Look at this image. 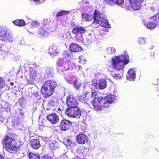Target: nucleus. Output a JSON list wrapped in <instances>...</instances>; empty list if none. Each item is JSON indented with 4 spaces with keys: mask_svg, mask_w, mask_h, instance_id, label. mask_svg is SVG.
Wrapping results in <instances>:
<instances>
[{
    "mask_svg": "<svg viewBox=\"0 0 159 159\" xmlns=\"http://www.w3.org/2000/svg\"><path fill=\"white\" fill-rule=\"evenodd\" d=\"M65 114L69 117L79 118L81 115L80 109L78 107L72 108H67L65 111Z\"/></svg>",
    "mask_w": 159,
    "mask_h": 159,
    "instance_id": "obj_11",
    "label": "nucleus"
},
{
    "mask_svg": "<svg viewBox=\"0 0 159 159\" xmlns=\"http://www.w3.org/2000/svg\"><path fill=\"white\" fill-rule=\"evenodd\" d=\"M111 75L116 80H119L121 78V76L118 74L112 73Z\"/></svg>",
    "mask_w": 159,
    "mask_h": 159,
    "instance_id": "obj_35",
    "label": "nucleus"
},
{
    "mask_svg": "<svg viewBox=\"0 0 159 159\" xmlns=\"http://www.w3.org/2000/svg\"><path fill=\"white\" fill-rule=\"evenodd\" d=\"M30 144L32 147L35 149H38L41 146L39 141L38 139H32L30 142Z\"/></svg>",
    "mask_w": 159,
    "mask_h": 159,
    "instance_id": "obj_21",
    "label": "nucleus"
},
{
    "mask_svg": "<svg viewBox=\"0 0 159 159\" xmlns=\"http://www.w3.org/2000/svg\"><path fill=\"white\" fill-rule=\"evenodd\" d=\"M54 110L60 113V112L63 111V108L62 107H56Z\"/></svg>",
    "mask_w": 159,
    "mask_h": 159,
    "instance_id": "obj_40",
    "label": "nucleus"
},
{
    "mask_svg": "<svg viewBox=\"0 0 159 159\" xmlns=\"http://www.w3.org/2000/svg\"><path fill=\"white\" fill-rule=\"evenodd\" d=\"M49 147L52 150L55 149L57 147V144L55 142L51 143L49 144Z\"/></svg>",
    "mask_w": 159,
    "mask_h": 159,
    "instance_id": "obj_33",
    "label": "nucleus"
},
{
    "mask_svg": "<svg viewBox=\"0 0 159 159\" xmlns=\"http://www.w3.org/2000/svg\"><path fill=\"white\" fill-rule=\"evenodd\" d=\"M143 22L147 28L150 29L154 28L156 25V23L154 22V20H152V17L151 18L150 21L147 22L146 24L143 20Z\"/></svg>",
    "mask_w": 159,
    "mask_h": 159,
    "instance_id": "obj_22",
    "label": "nucleus"
},
{
    "mask_svg": "<svg viewBox=\"0 0 159 159\" xmlns=\"http://www.w3.org/2000/svg\"><path fill=\"white\" fill-rule=\"evenodd\" d=\"M59 52V50L57 49L56 46L52 45L49 48L48 52L51 56L57 55Z\"/></svg>",
    "mask_w": 159,
    "mask_h": 159,
    "instance_id": "obj_19",
    "label": "nucleus"
},
{
    "mask_svg": "<svg viewBox=\"0 0 159 159\" xmlns=\"http://www.w3.org/2000/svg\"><path fill=\"white\" fill-rule=\"evenodd\" d=\"M152 20L156 23V25L159 24V13H158L152 17Z\"/></svg>",
    "mask_w": 159,
    "mask_h": 159,
    "instance_id": "obj_31",
    "label": "nucleus"
},
{
    "mask_svg": "<svg viewBox=\"0 0 159 159\" xmlns=\"http://www.w3.org/2000/svg\"><path fill=\"white\" fill-rule=\"evenodd\" d=\"M71 29H72L71 32L75 34L74 38L77 42H83L84 44L89 43H91L92 39L91 37H88L84 40L83 38L82 34L86 32V30L84 28L76 26L73 27Z\"/></svg>",
    "mask_w": 159,
    "mask_h": 159,
    "instance_id": "obj_4",
    "label": "nucleus"
},
{
    "mask_svg": "<svg viewBox=\"0 0 159 159\" xmlns=\"http://www.w3.org/2000/svg\"><path fill=\"white\" fill-rule=\"evenodd\" d=\"M13 24L19 26V20H16L13 21Z\"/></svg>",
    "mask_w": 159,
    "mask_h": 159,
    "instance_id": "obj_44",
    "label": "nucleus"
},
{
    "mask_svg": "<svg viewBox=\"0 0 159 159\" xmlns=\"http://www.w3.org/2000/svg\"><path fill=\"white\" fill-rule=\"evenodd\" d=\"M78 59L79 60V62L80 63H82L83 62V61L82 60L84 59V57L82 56H80L79 57Z\"/></svg>",
    "mask_w": 159,
    "mask_h": 159,
    "instance_id": "obj_47",
    "label": "nucleus"
},
{
    "mask_svg": "<svg viewBox=\"0 0 159 159\" xmlns=\"http://www.w3.org/2000/svg\"><path fill=\"white\" fill-rule=\"evenodd\" d=\"M129 56L126 51L124 53L118 56H114L110 61L112 67L118 71H123L125 66L129 62Z\"/></svg>",
    "mask_w": 159,
    "mask_h": 159,
    "instance_id": "obj_2",
    "label": "nucleus"
},
{
    "mask_svg": "<svg viewBox=\"0 0 159 159\" xmlns=\"http://www.w3.org/2000/svg\"><path fill=\"white\" fill-rule=\"evenodd\" d=\"M116 99V96L110 95L104 98L99 97L95 98L93 101H91V103L94 109L96 111H99L109 107V103L115 102L114 101Z\"/></svg>",
    "mask_w": 159,
    "mask_h": 159,
    "instance_id": "obj_1",
    "label": "nucleus"
},
{
    "mask_svg": "<svg viewBox=\"0 0 159 159\" xmlns=\"http://www.w3.org/2000/svg\"><path fill=\"white\" fill-rule=\"evenodd\" d=\"M132 1H133V0H129V2H132Z\"/></svg>",
    "mask_w": 159,
    "mask_h": 159,
    "instance_id": "obj_55",
    "label": "nucleus"
},
{
    "mask_svg": "<svg viewBox=\"0 0 159 159\" xmlns=\"http://www.w3.org/2000/svg\"><path fill=\"white\" fill-rule=\"evenodd\" d=\"M66 103L69 107V108H72L77 107L78 105L76 98L72 95H70L67 98Z\"/></svg>",
    "mask_w": 159,
    "mask_h": 159,
    "instance_id": "obj_12",
    "label": "nucleus"
},
{
    "mask_svg": "<svg viewBox=\"0 0 159 159\" xmlns=\"http://www.w3.org/2000/svg\"><path fill=\"white\" fill-rule=\"evenodd\" d=\"M91 35V33H90L89 34H88V37H90V36Z\"/></svg>",
    "mask_w": 159,
    "mask_h": 159,
    "instance_id": "obj_54",
    "label": "nucleus"
},
{
    "mask_svg": "<svg viewBox=\"0 0 159 159\" xmlns=\"http://www.w3.org/2000/svg\"><path fill=\"white\" fill-rule=\"evenodd\" d=\"M44 159H52L50 156L48 155H45L43 156Z\"/></svg>",
    "mask_w": 159,
    "mask_h": 159,
    "instance_id": "obj_49",
    "label": "nucleus"
},
{
    "mask_svg": "<svg viewBox=\"0 0 159 159\" xmlns=\"http://www.w3.org/2000/svg\"><path fill=\"white\" fill-rule=\"evenodd\" d=\"M73 65L75 66V69L77 71H79L82 69L80 65H76V66H75V65H74V64H73Z\"/></svg>",
    "mask_w": 159,
    "mask_h": 159,
    "instance_id": "obj_45",
    "label": "nucleus"
},
{
    "mask_svg": "<svg viewBox=\"0 0 159 159\" xmlns=\"http://www.w3.org/2000/svg\"><path fill=\"white\" fill-rule=\"evenodd\" d=\"M146 0H140V3L144 2Z\"/></svg>",
    "mask_w": 159,
    "mask_h": 159,
    "instance_id": "obj_53",
    "label": "nucleus"
},
{
    "mask_svg": "<svg viewBox=\"0 0 159 159\" xmlns=\"http://www.w3.org/2000/svg\"><path fill=\"white\" fill-rule=\"evenodd\" d=\"M10 85H11V86H13V85H14V83H13V82H11L10 83Z\"/></svg>",
    "mask_w": 159,
    "mask_h": 159,
    "instance_id": "obj_52",
    "label": "nucleus"
},
{
    "mask_svg": "<svg viewBox=\"0 0 159 159\" xmlns=\"http://www.w3.org/2000/svg\"><path fill=\"white\" fill-rule=\"evenodd\" d=\"M23 113H21V115H23Z\"/></svg>",
    "mask_w": 159,
    "mask_h": 159,
    "instance_id": "obj_57",
    "label": "nucleus"
},
{
    "mask_svg": "<svg viewBox=\"0 0 159 159\" xmlns=\"http://www.w3.org/2000/svg\"><path fill=\"white\" fill-rule=\"evenodd\" d=\"M115 4L116 3L117 4H122L124 2V0H114Z\"/></svg>",
    "mask_w": 159,
    "mask_h": 159,
    "instance_id": "obj_43",
    "label": "nucleus"
},
{
    "mask_svg": "<svg viewBox=\"0 0 159 159\" xmlns=\"http://www.w3.org/2000/svg\"><path fill=\"white\" fill-rule=\"evenodd\" d=\"M47 119L52 124H56L59 121V117L55 113L48 115L47 116Z\"/></svg>",
    "mask_w": 159,
    "mask_h": 159,
    "instance_id": "obj_13",
    "label": "nucleus"
},
{
    "mask_svg": "<svg viewBox=\"0 0 159 159\" xmlns=\"http://www.w3.org/2000/svg\"><path fill=\"white\" fill-rule=\"evenodd\" d=\"M114 0H103L104 1L109 5H113L115 4Z\"/></svg>",
    "mask_w": 159,
    "mask_h": 159,
    "instance_id": "obj_37",
    "label": "nucleus"
},
{
    "mask_svg": "<svg viewBox=\"0 0 159 159\" xmlns=\"http://www.w3.org/2000/svg\"><path fill=\"white\" fill-rule=\"evenodd\" d=\"M136 71L133 69H131L128 72L126 75V78L130 81L134 80L135 79Z\"/></svg>",
    "mask_w": 159,
    "mask_h": 159,
    "instance_id": "obj_17",
    "label": "nucleus"
},
{
    "mask_svg": "<svg viewBox=\"0 0 159 159\" xmlns=\"http://www.w3.org/2000/svg\"><path fill=\"white\" fill-rule=\"evenodd\" d=\"M38 34L41 35L45 36H48L49 35L47 29L45 28H40L39 30Z\"/></svg>",
    "mask_w": 159,
    "mask_h": 159,
    "instance_id": "obj_25",
    "label": "nucleus"
},
{
    "mask_svg": "<svg viewBox=\"0 0 159 159\" xmlns=\"http://www.w3.org/2000/svg\"><path fill=\"white\" fill-rule=\"evenodd\" d=\"M73 84L74 86L76 89H78L80 86V84L77 81V80Z\"/></svg>",
    "mask_w": 159,
    "mask_h": 159,
    "instance_id": "obj_39",
    "label": "nucleus"
},
{
    "mask_svg": "<svg viewBox=\"0 0 159 159\" xmlns=\"http://www.w3.org/2000/svg\"><path fill=\"white\" fill-rule=\"evenodd\" d=\"M71 124V123L67 120H62L60 124L61 129L62 130L66 131L69 129Z\"/></svg>",
    "mask_w": 159,
    "mask_h": 159,
    "instance_id": "obj_15",
    "label": "nucleus"
},
{
    "mask_svg": "<svg viewBox=\"0 0 159 159\" xmlns=\"http://www.w3.org/2000/svg\"><path fill=\"white\" fill-rule=\"evenodd\" d=\"M1 41H0V42ZM0 51L2 52L3 53L6 54L8 52V49L7 47L3 44H0Z\"/></svg>",
    "mask_w": 159,
    "mask_h": 159,
    "instance_id": "obj_30",
    "label": "nucleus"
},
{
    "mask_svg": "<svg viewBox=\"0 0 159 159\" xmlns=\"http://www.w3.org/2000/svg\"><path fill=\"white\" fill-rule=\"evenodd\" d=\"M4 120V118L0 115V123H1Z\"/></svg>",
    "mask_w": 159,
    "mask_h": 159,
    "instance_id": "obj_50",
    "label": "nucleus"
},
{
    "mask_svg": "<svg viewBox=\"0 0 159 159\" xmlns=\"http://www.w3.org/2000/svg\"><path fill=\"white\" fill-rule=\"evenodd\" d=\"M105 76L99 74L96 75V79L92 80V84L97 89H103L107 86V82L105 80Z\"/></svg>",
    "mask_w": 159,
    "mask_h": 159,
    "instance_id": "obj_7",
    "label": "nucleus"
},
{
    "mask_svg": "<svg viewBox=\"0 0 159 159\" xmlns=\"http://www.w3.org/2000/svg\"><path fill=\"white\" fill-rule=\"evenodd\" d=\"M140 7H141V6L140 5V7H139V8H141Z\"/></svg>",
    "mask_w": 159,
    "mask_h": 159,
    "instance_id": "obj_59",
    "label": "nucleus"
},
{
    "mask_svg": "<svg viewBox=\"0 0 159 159\" xmlns=\"http://www.w3.org/2000/svg\"><path fill=\"white\" fill-rule=\"evenodd\" d=\"M71 54L70 51H65L63 52L62 57L59 58L57 61L58 71L63 72L69 69Z\"/></svg>",
    "mask_w": 159,
    "mask_h": 159,
    "instance_id": "obj_3",
    "label": "nucleus"
},
{
    "mask_svg": "<svg viewBox=\"0 0 159 159\" xmlns=\"http://www.w3.org/2000/svg\"><path fill=\"white\" fill-rule=\"evenodd\" d=\"M131 7L134 10H138L139 9V0H133L132 2H129Z\"/></svg>",
    "mask_w": 159,
    "mask_h": 159,
    "instance_id": "obj_23",
    "label": "nucleus"
},
{
    "mask_svg": "<svg viewBox=\"0 0 159 159\" xmlns=\"http://www.w3.org/2000/svg\"><path fill=\"white\" fill-rule=\"evenodd\" d=\"M56 83L55 82L48 80L45 82L43 85L41 90L42 93L45 97L51 95L53 93Z\"/></svg>",
    "mask_w": 159,
    "mask_h": 159,
    "instance_id": "obj_5",
    "label": "nucleus"
},
{
    "mask_svg": "<svg viewBox=\"0 0 159 159\" xmlns=\"http://www.w3.org/2000/svg\"><path fill=\"white\" fill-rule=\"evenodd\" d=\"M30 159H39V156L38 153L30 152L29 154Z\"/></svg>",
    "mask_w": 159,
    "mask_h": 159,
    "instance_id": "obj_28",
    "label": "nucleus"
},
{
    "mask_svg": "<svg viewBox=\"0 0 159 159\" xmlns=\"http://www.w3.org/2000/svg\"><path fill=\"white\" fill-rule=\"evenodd\" d=\"M39 23L36 21H33L32 22L30 26V28H33L39 26Z\"/></svg>",
    "mask_w": 159,
    "mask_h": 159,
    "instance_id": "obj_32",
    "label": "nucleus"
},
{
    "mask_svg": "<svg viewBox=\"0 0 159 159\" xmlns=\"http://www.w3.org/2000/svg\"><path fill=\"white\" fill-rule=\"evenodd\" d=\"M13 38L12 34L5 27H0V41L10 42Z\"/></svg>",
    "mask_w": 159,
    "mask_h": 159,
    "instance_id": "obj_9",
    "label": "nucleus"
},
{
    "mask_svg": "<svg viewBox=\"0 0 159 159\" xmlns=\"http://www.w3.org/2000/svg\"><path fill=\"white\" fill-rule=\"evenodd\" d=\"M5 85V82L3 79L0 77V89L3 88Z\"/></svg>",
    "mask_w": 159,
    "mask_h": 159,
    "instance_id": "obj_36",
    "label": "nucleus"
},
{
    "mask_svg": "<svg viewBox=\"0 0 159 159\" xmlns=\"http://www.w3.org/2000/svg\"><path fill=\"white\" fill-rule=\"evenodd\" d=\"M19 26H23L25 25V21L22 20H19Z\"/></svg>",
    "mask_w": 159,
    "mask_h": 159,
    "instance_id": "obj_42",
    "label": "nucleus"
},
{
    "mask_svg": "<svg viewBox=\"0 0 159 159\" xmlns=\"http://www.w3.org/2000/svg\"><path fill=\"white\" fill-rule=\"evenodd\" d=\"M77 8L82 12H90L92 11L93 9L92 6L89 5L87 0H83L79 2Z\"/></svg>",
    "mask_w": 159,
    "mask_h": 159,
    "instance_id": "obj_10",
    "label": "nucleus"
},
{
    "mask_svg": "<svg viewBox=\"0 0 159 159\" xmlns=\"http://www.w3.org/2000/svg\"><path fill=\"white\" fill-rule=\"evenodd\" d=\"M8 103H6V105H8Z\"/></svg>",
    "mask_w": 159,
    "mask_h": 159,
    "instance_id": "obj_58",
    "label": "nucleus"
},
{
    "mask_svg": "<svg viewBox=\"0 0 159 159\" xmlns=\"http://www.w3.org/2000/svg\"><path fill=\"white\" fill-rule=\"evenodd\" d=\"M76 139L79 143L83 144L88 141V137L84 134H80L76 137Z\"/></svg>",
    "mask_w": 159,
    "mask_h": 159,
    "instance_id": "obj_16",
    "label": "nucleus"
},
{
    "mask_svg": "<svg viewBox=\"0 0 159 159\" xmlns=\"http://www.w3.org/2000/svg\"><path fill=\"white\" fill-rule=\"evenodd\" d=\"M4 158L3 156L0 155V159H4Z\"/></svg>",
    "mask_w": 159,
    "mask_h": 159,
    "instance_id": "obj_51",
    "label": "nucleus"
},
{
    "mask_svg": "<svg viewBox=\"0 0 159 159\" xmlns=\"http://www.w3.org/2000/svg\"><path fill=\"white\" fill-rule=\"evenodd\" d=\"M3 144L7 151L10 153H12L17 149L14 140L8 135L4 138Z\"/></svg>",
    "mask_w": 159,
    "mask_h": 159,
    "instance_id": "obj_8",
    "label": "nucleus"
},
{
    "mask_svg": "<svg viewBox=\"0 0 159 159\" xmlns=\"http://www.w3.org/2000/svg\"><path fill=\"white\" fill-rule=\"evenodd\" d=\"M29 72L30 79L28 80V81L29 84H32L34 83V80L37 78V74L36 71L34 70L32 68H30Z\"/></svg>",
    "mask_w": 159,
    "mask_h": 159,
    "instance_id": "obj_14",
    "label": "nucleus"
},
{
    "mask_svg": "<svg viewBox=\"0 0 159 159\" xmlns=\"http://www.w3.org/2000/svg\"><path fill=\"white\" fill-rule=\"evenodd\" d=\"M81 17L83 21H90L94 19V16L87 13L82 14Z\"/></svg>",
    "mask_w": 159,
    "mask_h": 159,
    "instance_id": "obj_20",
    "label": "nucleus"
},
{
    "mask_svg": "<svg viewBox=\"0 0 159 159\" xmlns=\"http://www.w3.org/2000/svg\"><path fill=\"white\" fill-rule=\"evenodd\" d=\"M68 13L67 12L64 11H61L58 12L57 16L58 17L59 16H61L64 15Z\"/></svg>",
    "mask_w": 159,
    "mask_h": 159,
    "instance_id": "obj_38",
    "label": "nucleus"
},
{
    "mask_svg": "<svg viewBox=\"0 0 159 159\" xmlns=\"http://www.w3.org/2000/svg\"><path fill=\"white\" fill-rule=\"evenodd\" d=\"M79 100L82 102L86 103L89 100V97L86 93H84L82 95H79L78 96Z\"/></svg>",
    "mask_w": 159,
    "mask_h": 159,
    "instance_id": "obj_24",
    "label": "nucleus"
},
{
    "mask_svg": "<svg viewBox=\"0 0 159 159\" xmlns=\"http://www.w3.org/2000/svg\"><path fill=\"white\" fill-rule=\"evenodd\" d=\"M96 94H97V93L95 92H92V93H91V97L92 98H94V99H95V98H95V97L96 96Z\"/></svg>",
    "mask_w": 159,
    "mask_h": 159,
    "instance_id": "obj_48",
    "label": "nucleus"
},
{
    "mask_svg": "<svg viewBox=\"0 0 159 159\" xmlns=\"http://www.w3.org/2000/svg\"><path fill=\"white\" fill-rule=\"evenodd\" d=\"M94 20L93 23L97 24H99L101 26L110 28L111 26L109 24L108 20L106 19L105 16L102 13L95 10L94 13Z\"/></svg>",
    "mask_w": 159,
    "mask_h": 159,
    "instance_id": "obj_6",
    "label": "nucleus"
},
{
    "mask_svg": "<svg viewBox=\"0 0 159 159\" xmlns=\"http://www.w3.org/2000/svg\"><path fill=\"white\" fill-rule=\"evenodd\" d=\"M10 80H9V79H8V81H10Z\"/></svg>",
    "mask_w": 159,
    "mask_h": 159,
    "instance_id": "obj_56",
    "label": "nucleus"
},
{
    "mask_svg": "<svg viewBox=\"0 0 159 159\" xmlns=\"http://www.w3.org/2000/svg\"><path fill=\"white\" fill-rule=\"evenodd\" d=\"M53 70H52L50 68H47L45 70V75L47 76V77L49 78L52 76V75Z\"/></svg>",
    "mask_w": 159,
    "mask_h": 159,
    "instance_id": "obj_29",
    "label": "nucleus"
},
{
    "mask_svg": "<svg viewBox=\"0 0 159 159\" xmlns=\"http://www.w3.org/2000/svg\"><path fill=\"white\" fill-rule=\"evenodd\" d=\"M66 80L68 83H73L75 81H76V79L74 76H71L69 75H66L65 77Z\"/></svg>",
    "mask_w": 159,
    "mask_h": 159,
    "instance_id": "obj_26",
    "label": "nucleus"
},
{
    "mask_svg": "<svg viewBox=\"0 0 159 159\" xmlns=\"http://www.w3.org/2000/svg\"><path fill=\"white\" fill-rule=\"evenodd\" d=\"M106 53L108 54H113L116 52L115 48L112 47H109L105 49Z\"/></svg>",
    "mask_w": 159,
    "mask_h": 159,
    "instance_id": "obj_27",
    "label": "nucleus"
},
{
    "mask_svg": "<svg viewBox=\"0 0 159 159\" xmlns=\"http://www.w3.org/2000/svg\"><path fill=\"white\" fill-rule=\"evenodd\" d=\"M146 39L144 37L140 38V44H144L146 42Z\"/></svg>",
    "mask_w": 159,
    "mask_h": 159,
    "instance_id": "obj_41",
    "label": "nucleus"
},
{
    "mask_svg": "<svg viewBox=\"0 0 159 159\" xmlns=\"http://www.w3.org/2000/svg\"><path fill=\"white\" fill-rule=\"evenodd\" d=\"M70 51L74 52H77L81 51L82 48L78 45L76 43H72L70 46Z\"/></svg>",
    "mask_w": 159,
    "mask_h": 159,
    "instance_id": "obj_18",
    "label": "nucleus"
},
{
    "mask_svg": "<svg viewBox=\"0 0 159 159\" xmlns=\"http://www.w3.org/2000/svg\"><path fill=\"white\" fill-rule=\"evenodd\" d=\"M66 146H68L71 147H73L75 146V143H73L71 140L70 139H67Z\"/></svg>",
    "mask_w": 159,
    "mask_h": 159,
    "instance_id": "obj_34",
    "label": "nucleus"
},
{
    "mask_svg": "<svg viewBox=\"0 0 159 159\" xmlns=\"http://www.w3.org/2000/svg\"><path fill=\"white\" fill-rule=\"evenodd\" d=\"M60 39L62 40L65 39L64 35L63 33H61L59 35Z\"/></svg>",
    "mask_w": 159,
    "mask_h": 159,
    "instance_id": "obj_46",
    "label": "nucleus"
}]
</instances>
